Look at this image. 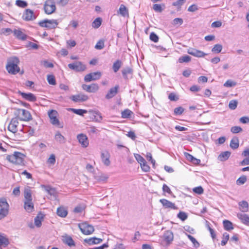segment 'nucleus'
I'll return each instance as SVG.
<instances>
[{"label": "nucleus", "mask_w": 249, "mask_h": 249, "mask_svg": "<svg viewBox=\"0 0 249 249\" xmlns=\"http://www.w3.org/2000/svg\"><path fill=\"white\" fill-rule=\"evenodd\" d=\"M16 4L17 6L22 8H24L27 5V2L22 0H17Z\"/></svg>", "instance_id": "obj_55"}, {"label": "nucleus", "mask_w": 249, "mask_h": 249, "mask_svg": "<svg viewBox=\"0 0 249 249\" xmlns=\"http://www.w3.org/2000/svg\"><path fill=\"white\" fill-rule=\"evenodd\" d=\"M44 217V215L43 213H39L35 218V224L37 227H40L41 226Z\"/></svg>", "instance_id": "obj_26"}, {"label": "nucleus", "mask_w": 249, "mask_h": 249, "mask_svg": "<svg viewBox=\"0 0 249 249\" xmlns=\"http://www.w3.org/2000/svg\"><path fill=\"white\" fill-rule=\"evenodd\" d=\"M55 156L54 154L51 155L50 157L48 160L47 162L52 165H53L55 162Z\"/></svg>", "instance_id": "obj_63"}, {"label": "nucleus", "mask_w": 249, "mask_h": 249, "mask_svg": "<svg viewBox=\"0 0 249 249\" xmlns=\"http://www.w3.org/2000/svg\"><path fill=\"white\" fill-rule=\"evenodd\" d=\"M18 93L21 95L23 98L30 101L35 102L36 100V98L34 94L31 93H24L20 91H18Z\"/></svg>", "instance_id": "obj_16"}, {"label": "nucleus", "mask_w": 249, "mask_h": 249, "mask_svg": "<svg viewBox=\"0 0 249 249\" xmlns=\"http://www.w3.org/2000/svg\"><path fill=\"white\" fill-rule=\"evenodd\" d=\"M235 85L236 83L231 80H227L224 84V86L226 87H231Z\"/></svg>", "instance_id": "obj_64"}, {"label": "nucleus", "mask_w": 249, "mask_h": 249, "mask_svg": "<svg viewBox=\"0 0 249 249\" xmlns=\"http://www.w3.org/2000/svg\"><path fill=\"white\" fill-rule=\"evenodd\" d=\"M25 155L19 152H15L14 154L6 156V160L9 162L18 165L23 164Z\"/></svg>", "instance_id": "obj_1"}, {"label": "nucleus", "mask_w": 249, "mask_h": 249, "mask_svg": "<svg viewBox=\"0 0 249 249\" xmlns=\"http://www.w3.org/2000/svg\"><path fill=\"white\" fill-rule=\"evenodd\" d=\"M17 113L20 120L28 121L32 120V117L30 112L24 109H18Z\"/></svg>", "instance_id": "obj_5"}, {"label": "nucleus", "mask_w": 249, "mask_h": 249, "mask_svg": "<svg viewBox=\"0 0 249 249\" xmlns=\"http://www.w3.org/2000/svg\"><path fill=\"white\" fill-rule=\"evenodd\" d=\"M160 202L164 209H178V207L176 206L175 203H172L166 199H160Z\"/></svg>", "instance_id": "obj_10"}, {"label": "nucleus", "mask_w": 249, "mask_h": 249, "mask_svg": "<svg viewBox=\"0 0 249 249\" xmlns=\"http://www.w3.org/2000/svg\"><path fill=\"white\" fill-rule=\"evenodd\" d=\"M54 139L60 143H64L66 142L65 138L59 131L56 132L54 136Z\"/></svg>", "instance_id": "obj_29"}, {"label": "nucleus", "mask_w": 249, "mask_h": 249, "mask_svg": "<svg viewBox=\"0 0 249 249\" xmlns=\"http://www.w3.org/2000/svg\"><path fill=\"white\" fill-rule=\"evenodd\" d=\"M63 242L70 247L75 246V243L72 238L68 235L64 236Z\"/></svg>", "instance_id": "obj_32"}, {"label": "nucleus", "mask_w": 249, "mask_h": 249, "mask_svg": "<svg viewBox=\"0 0 249 249\" xmlns=\"http://www.w3.org/2000/svg\"><path fill=\"white\" fill-rule=\"evenodd\" d=\"M163 239L168 244H170L174 239L173 232L171 231H165L163 234Z\"/></svg>", "instance_id": "obj_21"}, {"label": "nucleus", "mask_w": 249, "mask_h": 249, "mask_svg": "<svg viewBox=\"0 0 249 249\" xmlns=\"http://www.w3.org/2000/svg\"><path fill=\"white\" fill-rule=\"evenodd\" d=\"M150 39L154 42H157L159 40V37L155 33L152 32L150 35Z\"/></svg>", "instance_id": "obj_59"}, {"label": "nucleus", "mask_w": 249, "mask_h": 249, "mask_svg": "<svg viewBox=\"0 0 249 249\" xmlns=\"http://www.w3.org/2000/svg\"><path fill=\"white\" fill-rule=\"evenodd\" d=\"M231 155V152L230 151H225L222 152L218 156V160L221 161H224L227 160Z\"/></svg>", "instance_id": "obj_25"}, {"label": "nucleus", "mask_w": 249, "mask_h": 249, "mask_svg": "<svg viewBox=\"0 0 249 249\" xmlns=\"http://www.w3.org/2000/svg\"><path fill=\"white\" fill-rule=\"evenodd\" d=\"M0 208L9 209V205L5 198L2 197L0 198Z\"/></svg>", "instance_id": "obj_42"}, {"label": "nucleus", "mask_w": 249, "mask_h": 249, "mask_svg": "<svg viewBox=\"0 0 249 249\" xmlns=\"http://www.w3.org/2000/svg\"><path fill=\"white\" fill-rule=\"evenodd\" d=\"M24 196L25 198L24 201H32V193L30 189H26L24 190Z\"/></svg>", "instance_id": "obj_36"}, {"label": "nucleus", "mask_w": 249, "mask_h": 249, "mask_svg": "<svg viewBox=\"0 0 249 249\" xmlns=\"http://www.w3.org/2000/svg\"><path fill=\"white\" fill-rule=\"evenodd\" d=\"M19 62V59L17 57L11 58V60L8 62L6 69L9 73L15 74L19 71L20 69L18 66Z\"/></svg>", "instance_id": "obj_2"}, {"label": "nucleus", "mask_w": 249, "mask_h": 249, "mask_svg": "<svg viewBox=\"0 0 249 249\" xmlns=\"http://www.w3.org/2000/svg\"><path fill=\"white\" fill-rule=\"evenodd\" d=\"M122 72L124 78L127 80L132 77L133 69L130 67H127L122 70Z\"/></svg>", "instance_id": "obj_17"}, {"label": "nucleus", "mask_w": 249, "mask_h": 249, "mask_svg": "<svg viewBox=\"0 0 249 249\" xmlns=\"http://www.w3.org/2000/svg\"><path fill=\"white\" fill-rule=\"evenodd\" d=\"M118 89L119 86H116L114 88H111L108 93L106 94V98L107 99L113 98L117 93Z\"/></svg>", "instance_id": "obj_22"}, {"label": "nucleus", "mask_w": 249, "mask_h": 249, "mask_svg": "<svg viewBox=\"0 0 249 249\" xmlns=\"http://www.w3.org/2000/svg\"><path fill=\"white\" fill-rule=\"evenodd\" d=\"M140 165L142 170L144 172H147L149 171L150 167L147 165L146 161Z\"/></svg>", "instance_id": "obj_62"}, {"label": "nucleus", "mask_w": 249, "mask_h": 249, "mask_svg": "<svg viewBox=\"0 0 249 249\" xmlns=\"http://www.w3.org/2000/svg\"><path fill=\"white\" fill-rule=\"evenodd\" d=\"M102 73L100 71L91 72L87 74L84 77V80L86 82L98 80L101 77Z\"/></svg>", "instance_id": "obj_8"}, {"label": "nucleus", "mask_w": 249, "mask_h": 249, "mask_svg": "<svg viewBox=\"0 0 249 249\" xmlns=\"http://www.w3.org/2000/svg\"><path fill=\"white\" fill-rule=\"evenodd\" d=\"M104 47V42L103 40H100L97 42L95 46V48L97 50H102Z\"/></svg>", "instance_id": "obj_56"}, {"label": "nucleus", "mask_w": 249, "mask_h": 249, "mask_svg": "<svg viewBox=\"0 0 249 249\" xmlns=\"http://www.w3.org/2000/svg\"><path fill=\"white\" fill-rule=\"evenodd\" d=\"M82 88L84 90L89 92H95L99 89V86L97 84H92L91 85L83 84Z\"/></svg>", "instance_id": "obj_15"}, {"label": "nucleus", "mask_w": 249, "mask_h": 249, "mask_svg": "<svg viewBox=\"0 0 249 249\" xmlns=\"http://www.w3.org/2000/svg\"><path fill=\"white\" fill-rule=\"evenodd\" d=\"M122 65V62L120 60H117L112 65V70L114 72H117Z\"/></svg>", "instance_id": "obj_37"}, {"label": "nucleus", "mask_w": 249, "mask_h": 249, "mask_svg": "<svg viewBox=\"0 0 249 249\" xmlns=\"http://www.w3.org/2000/svg\"><path fill=\"white\" fill-rule=\"evenodd\" d=\"M119 14L124 17L128 15V11L126 7L124 4H121L119 9Z\"/></svg>", "instance_id": "obj_35"}, {"label": "nucleus", "mask_w": 249, "mask_h": 249, "mask_svg": "<svg viewBox=\"0 0 249 249\" xmlns=\"http://www.w3.org/2000/svg\"><path fill=\"white\" fill-rule=\"evenodd\" d=\"M231 131L233 133H238L242 131V129L240 126H235L231 128Z\"/></svg>", "instance_id": "obj_60"}, {"label": "nucleus", "mask_w": 249, "mask_h": 249, "mask_svg": "<svg viewBox=\"0 0 249 249\" xmlns=\"http://www.w3.org/2000/svg\"><path fill=\"white\" fill-rule=\"evenodd\" d=\"M187 53L189 54L197 57H203L207 54L202 51L192 48L188 49Z\"/></svg>", "instance_id": "obj_11"}, {"label": "nucleus", "mask_w": 249, "mask_h": 249, "mask_svg": "<svg viewBox=\"0 0 249 249\" xmlns=\"http://www.w3.org/2000/svg\"><path fill=\"white\" fill-rule=\"evenodd\" d=\"M178 217L182 221H184L187 218V214L183 212H180L178 214Z\"/></svg>", "instance_id": "obj_57"}, {"label": "nucleus", "mask_w": 249, "mask_h": 249, "mask_svg": "<svg viewBox=\"0 0 249 249\" xmlns=\"http://www.w3.org/2000/svg\"><path fill=\"white\" fill-rule=\"evenodd\" d=\"M93 115L96 121L101 122L102 120L101 113L98 111H95L93 113Z\"/></svg>", "instance_id": "obj_50"}, {"label": "nucleus", "mask_w": 249, "mask_h": 249, "mask_svg": "<svg viewBox=\"0 0 249 249\" xmlns=\"http://www.w3.org/2000/svg\"><path fill=\"white\" fill-rule=\"evenodd\" d=\"M43 188H44L45 190L50 195H54L55 191V190L51 187L49 186H45L42 185V186Z\"/></svg>", "instance_id": "obj_46"}, {"label": "nucleus", "mask_w": 249, "mask_h": 249, "mask_svg": "<svg viewBox=\"0 0 249 249\" xmlns=\"http://www.w3.org/2000/svg\"><path fill=\"white\" fill-rule=\"evenodd\" d=\"M24 209L28 213L32 212L34 210V204L31 201H24Z\"/></svg>", "instance_id": "obj_30"}, {"label": "nucleus", "mask_w": 249, "mask_h": 249, "mask_svg": "<svg viewBox=\"0 0 249 249\" xmlns=\"http://www.w3.org/2000/svg\"><path fill=\"white\" fill-rule=\"evenodd\" d=\"M78 227L81 232L85 235L91 234L94 230L92 226L89 225L87 223L79 224Z\"/></svg>", "instance_id": "obj_6"}, {"label": "nucleus", "mask_w": 249, "mask_h": 249, "mask_svg": "<svg viewBox=\"0 0 249 249\" xmlns=\"http://www.w3.org/2000/svg\"><path fill=\"white\" fill-rule=\"evenodd\" d=\"M193 191L196 194L201 195L204 192V190L201 186H198L193 188Z\"/></svg>", "instance_id": "obj_53"}, {"label": "nucleus", "mask_w": 249, "mask_h": 249, "mask_svg": "<svg viewBox=\"0 0 249 249\" xmlns=\"http://www.w3.org/2000/svg\"><path fill=\"white\" fill-rule=\"evenodd\" d=\"M70 99L74 102H85L88 99V96L84 94L72 95Z\"/></svg>", "instance_id": "obj_14"}, {"label": "nucleus", "mask_w": 249, "mask_h": 249, "mask_svg": "<svg viewBox=\"0 0 249 249\" xmlns=\"http://www.w3.org/2000/svg\"><path fill=\"white\" fill-rule=\"evenodd\" d=\"M70 109L74 113L81 116L83 115L84 114L87 112L86 110L82 109L70 108Z\"/></svg>", "instance_id": "obj_43"}, {"label": "nucleus", "mask_w": 249, "mask_h": 249, "mask_svg": "<svg viewBox=\"0 0 249 249\" xmlns=\"http://www.w3.org/2000/svg\"><path fill=\"white\" fill-rule=\"evenodd\" d=\"M247 180V177L243 175L237 179L236 180V184L238 185H243L246 182Z\"/></svg>", "instance_id": "obj_44"}, {"label": "nucleus", "mask_w": 249, "mask_h": 249, "mask_svg": "<svg viewBox=\"0 0 249 249\" xmlns=\"http://www.w3.org/2000/svg\"><path fill=\"white\" fill-rule=\"evenodd\" d=\"M58 22L56 19H45L40 21L38 22V25L44 28H46L48 29H55L58 25Z\"/></svg>", "instance_id": "obj_3"}, {"label": "nucleus", "mask_w": 249, "mask_h": 249, "mask_svg": "<svg viewBox=\"0 0 249 249\" xmlns=\"http://www.w3.org/2000/svg\"><path fill=\"white\" fill-rule=\"evenodd\" d=\"M102 22V19L101 18H97L92 23V27L93 28L97 29L100 27Z\"/></svg>", "instance_id": "obj_38"}, {"label": "nucleus", "mask_w": 249, "mask_h": 249, "mask_svg": "<svg viewBox=\"0 0 249 249\" xmlns=\"http://www.w3.org/2000/svg\"><path fill=\"white\" fill-rule=\"evenodd\" d=\"M9 244V242L8 238L4 236V234L0 233V248H5Z\"/></svg>", "instance_id": "obj_27"}, {"label": "nucleus", "mask_w": 249, "mask_h": 249, "mask_svg": "<svg viewBox=\"0 0 249 249\" xmlns=\"http://www.w3.org/2000/svg\"><path fill=\"white\" fill-rule=\"evenodd\" d=\"M58 112L55 110H51L48 112V115L50 119L51 123L54 125H59L60 122L57 118Z\"/></svg>", "instance_id": "obj_9"}, {"label": "nucleus", "mask_w": 249, "mask_h": 249, "mask_svg": "<svg viewBox=\"0 0 249 249\" xmlns=\"http://www.w3.org/2000/svg\"><path fill=\"white\" fill-rule=\"evenodd\" d=\"M185 1L186 0H178L177 1L174 2L172 3V5L174 6L177 7V8L178 9L180 8L181 6L184 4Z\"/></svg>", "instance_id": "obj_51"}, {"label": "nucleus", "mask_w": 249, "mask_h": 249, "mask_svg": "<svg viewBox=\"0 0 249 249\" xmlns=\"http://www.w3.org/2000/svg\"><path fill=\"white\" fill-rule=\"evenodd\" d=\"M237 217L240 219L242 222L249 226V215L245 213H239L237 214Z\"/></svg>", "instance_id": "obj_24"}, {"label": "nucleus", "mask_w": 249, "mask_h": 249, "mask_svg": "<svg viewBox=\"0 0 249 249\" xmlns=\"http://www.w3.org/2000/svg\"><path fill=\"white\" fill-rule=\"evenodd\" d=\"M77 139L79 143L84 147H86L89 145V141L87 137L83 134H79L77 135Z\"/></svg>", "instance_id": "obj_19"}, {"label": "nucleus", "mask_w": 249, "mask_h": 249, "mask_svg": "<svg viewBox=\"0 0 249 249\" xmlns=\"http://www.w3.org/2000/svg\"><path fill=\"white\" fill-rule=\"evenodd\" d=\"M191 60V57L187 55H183L181 57H180L178 59V62L179 63H188L190 62Z\"/></svg>", "instance_id": "obj_41"}, {"label": "nucleus", "mask_w": 249, "mask_h": 249, "mask_svg": "<svg viewBox=\"0 0 249 249\" xmlns=\"http://www.w3.org/2000/svg\"><path fill=\"white\" fill-rule=\"evenodd\" d=\"M44 9L46 14L50 15L56 10L55 3L54 0H46L44 4Z\"/></svg>", "instance_id": "obj_4"}, {"label": "nucleus", "mask_w": 249, "mask_h": 249, "mask_svg": "<svg viewBox=\"0 0 249 249\" xmlns=\"http://www.w3.org/2000/svg\"><path fill=\"white\" fill-rule=\"evenodd\" d=\"M22 18L23 19L26 21H30L35 19L36 18V16L33 11L29 9H27L25 10L23 13Z\"/></svg>", "instance_id": "obj_13"}, {"label": "nucleus", "mask_w": 249, "mask_h": 249, "mask_svg": "<svg viewBox=\"0 0 249 249\" xmlns=\"http://www.w3.org/2000/svg\"><path fill=\"white\" fill-rule=\"evenodd\" d=\"M85 242L89 245L98 244L103 241L101 238H96L95 237L86 238L84 240Z\"/></svg>", "instance_id": "obj_23"}, {"label": "nucleus", "mask_w": 249, "mask_h": 249, "mask_svg": "<svg viewBox=\"0 0 249 249\" xmlns=\"http://www.w3.org/2000/svg\"><path fill=\"white\" fill-rule=\"evenodd\" d=\"M222 49V46L221 44H215L212 49L213 53H218L221 52Z\"/></svg>", "instance_id": "obj_45"}, {"label": "nucleus", "mask_w": 249, "mask_h": 249, "mask_svg": "<svg viewBox=\"0 0 249 249\" xmlns=\"http://www.w3.org/2000/svg\"><path fill=\"white\" fill-rule=\"evenodd\" d=\"M183 111L184 108L181 107H179L174 109V113L176 115H181Z\"/></svg>", "instance_id": "obj_58"}, {"label": "nucleus", "mask_w": 249, "mask_h": 249, "mask_svg": "<svg viewBox=\"0 0 249 249\" xmlns=\"http://www.w3.org/2000/svg\"><path fill=\"white\" fill-rule=\"evenodd\" d=\"M237 101L236 100H231L229 104V107L232 110L235 109L237 107Z\"/></svg>", "instance_id": "obj_54"}, {"label": "nucleus", "mask_w": 249, "mask_h": 249, "mask_svg": "<svg viewBox=\"0 0 249 249\" xmlns=\"http://www.w3.org/2000/svg\"><path fill=\"white\" fill-rule=\"evenodd\" d=\"M134 157L137 160V161L140 164H142V163H144V162L145 161V160L140 155L138 154H134Z\"/></svg>", "instance_id": "obj_52"}, {"label": "nucleus", "mask_w": 249, "mask_h": 249, "mask_svg": "<svg viewBox=\"0 0 249 249\" xmlns=\"http://www.w3.org/2000/svg\"><path fill=\"white\" fill-rule=\"evenodd\" d=\"M238 205L240 207V210L243 212H247L249 210V204L246 201H241L239 202Z\"/></svg>", "instance_id": "obj_28"}, {"label": "nucleus", "mask_w": 249, "mask_h": 249, "mask_svg": "<svg viewBox=\"0 0 249 249\" xmlns=\"http://www.w3.org/2000/svg\"><path fill=\"white\" fill-rule=\"evenodd\" d=\"M153 8L154 10L157 12H161L163 8L160 4H155L153 5Z\"/></svg>", "instance_id": "obj_61"}, {"label": "nucleus", "mask_w": 249, "mask_h": 249, "mask_svg": "<svg viewBox=\"0 0 249 249\" xmlns=\"http://www.w3.org/2000/svg\"><path fill=\"white\" fill-rule=\"evenodd\" d=\"M230 146L233 149H237L239 147V139L237 137H233L230 142Z\"/></svg>", "instance_id": "obj_34"}, {"label": "nucleus", "mask_w": 249, "mask_h": 249, "mask_svg": "<svg viewBox=\"0 0 249 249\" xmlns=\"http://www.w3.org/2000/svg\"><path fill=\"white\" fill-rule=\"evenodd\" d=\"M133 114V112L128 109H126L121 113V117L123 118H129L131 117V115Z\"/></svg>", "instance_id": "obj_40"}, {"label": "nucleus", "mask_w": 249, "mask_h": 249, "mask_svg": "<svg viewBox=\"0 0 249 249\" xmlns=\"http://www.w3.org/2000/svg\"><path fill=\"white\" fill-rule=\"evenodd\" d=\"M9 209L0 208V220L5 217L8 213Z\"/></svg>", "instance_id": "obj_49"}, {"label": "nucleus", "mask_w": 249, "mask_h": 249, "mask_svg": "<svg viewBox=\"0 0 249 249\" xmlns=\"http://www.w3.org/2000/svg\"><path fill=\"white\" fill-rule=\"evenodd\" d=\"M229 239V234L227 232H224L223 234V238L221 243V245L223 246H225L227 244Z\"/></svg>", "instance_id": "obj_48"}, {"label": "nucleus", "mask_w": 249, "mask_h": 249, "mask_svg": "<svg viewBox=\"0 0 249 249\" xmlns=\"http://www.w3.org/2000/svg\"><path fill=\"white\" fill-rule=\"evenodd\" d=\"M18 121L17 118H13L8 127V130L13 132V133H15L18 131Z\"/></svg>", "instance_id": "obj_12"}, {"label": "nucleus", "mask_w": 249, "mask_h": 249, "mask_svg": "<svg viewBox=\"0 0 249 249\" xmlns=\"http://www.w3.org/2000/svg\"><path fill=\"white\" fill-rule=\"evenodd\" d=\"M223 224L224 229L226 231H230L233 229L232 222L228 220H224L223 221Z\"/></svg>", "instance_id": "obj_33"}, {"label": "nucleus", "mask_w": 249, "mask_h": 249, "mask_svg": "<svg viewBox=\"0 0 249 249\" xmlns=\"http://www.w3.org/2000/svg\"><path fill=\"white\" fill-rule=\"evenodd\" d=\"M109 158L110 154L108 151H105L101 153L102 160L105 165L108 166L110 164Z\"/></svg>", "instance_id": "obj_20"}, {"label": "nucleus", "mask_w": 249, "mask_h": 249, "mask_svg": "<svg viewBox=\"0 0 249 249\" xmlns=\"http://www.w3.org/2000/svg\"><path fill=\"white\" fill-rule=\"evenodd\" d=\"M13 34L14 36L18 40H25L27 38V36L20 29H15L13 31Z\"/></svg>", "instance_id": "obj_18"}, {"label": "nucleus", "mask_w": 249, "mask_h": 249, "mask_svg": "<svg viewBox=\"0 0 249 249\" xmlns=\"http://www.w3.org/2000/svg\"><path fill=\"white\" fill-rule=\"evenodd\" d=\"M68 67L76 71H83L86 69V66L80 61H76L68 64Z\"/></svg>", "instance_id": "obj_7"}, {"label": "nucleus", "mask_w": 249, "mask_h": 249, "mask_svg": "<svg viewBox=\"0 0 249 249\" xmlns=\"http://www.w3.org/2000/svg\"><path fill=\"white\" fill-rule=\"evenodd\" d=\"M47 79L49 84L52 85H56L55 77L53 75H48Z\"/></svg>", "instance_id": "obj_47"}, {"label": "nucleus", "mask_w": 249, "mask_h": 249, "mask_svg": "<svg viewBox=\"0 0 249 249\" xmlns=\"http://www.w3.org/2000/svg\"><path fill=\"white\" fill-rule=\"evenodd\" d=\"M185 234L187 236V237L190 239V240L192 242V243L193 244L194 247H195V248H198L199 247V243L193 236L187 233H185Z\"/></svg>", "instance_id": "obj_39"}, {"label": "nucleus", "mask_w": 249, "mask_h": 249, "mask_svg": "<svg viewBox=\"0 0 249 249\" xmlns=\"http://www.w3.org/2000/svg\"><path fill=\"white\" fill-rule=\"evenodd\" d=\"M57 214L60 217H65L68 214V212L65 208L60 207L57 209Z\"/></svg>", "instance_id": "obj_31"}]
</instances>
